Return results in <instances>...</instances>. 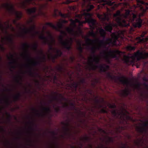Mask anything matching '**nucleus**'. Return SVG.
Masks as SVG:
<instances>
[{"label":"nucleus","instance_id":"obj_23","mask_svg":"<svg viewBox=\"0 0 148 148\" xmlns=\"http://www.w3.org/2000/svg\"><path fill=\"white\" fill-rule=\"evenodd\" d=\"M21 29V28H20ZM35 29V26L34 25L30 29H28L27 28H24L23 29H22L23 32L25 34H27L28 33L31 32L33 31H34Z\"/></svg>","mask_w":148,"mask_h":148},{"label":"nucleus","instance_id":"obj_64","mask_svg":"<svg viewBox=\"0 0 148 148\" xmlns=\"http://www.w3.org/2000/svg\"><path fill=\"white\" fill-rule=\"evenodd\" d=\"M110 107L112 108H116V106L115 105H110Z\"/></svg>","mask_w":148,"mask_h":148},{"label":"nucleus","instance_id":"obj_57","mask_svg":"<svg viewBox=\"0 0 148 148\" xmlns=\"http://www.w3.org/2000/svg\"><path fill=\"white\" fill-rule=\"evenodd\" d=\"M6 114L8 116V120L9 122L10 121V119L11 117V115L9 114L7 112H6Z\"/></svg>","mask_w":148,"mask_h":148},{"label":"nucleus","instance_id":"obj_30","mask_svg":"<svg viewBox=\"0 0 148 148\" xmlns=\"http://www.w3.org/2000/svg\"><path fill=\"white\" fill-rule=\"evenodd\" d=\"M130 93L129 90L128 89H125L122 91L121 93V96L123 97H127Z\"/></svg>","mask_w":148,"mask_h":148},{"label":"nucleus","instance_id":"obj_52","mask_svg":"<svg viewBox=\"0 0 148 148\" xmlns=\"http://www.w3.org/2000/svg\"><path fill=\"white\" fill-rule=\"evenodd\" d=\"M58 32H60L61 34L65 36H66L67 35V34L65 31L61 30L60 31H58Z\"/></svg>","mask_w":148,"mask_h":148},{"label":"nucleus","instance_id":"obj_58","mask_svg":"<svg viewBox=\"0 0 148 148\" xmlns=\"http://www.w3.org/2000/svg\"><path fill=\"white\" fill-rule=\"evenodd\" d=\"M143 125L144 127L148 128V120H147L146 122L143 123Z\"/></svg>","mask_w":148,"mask_h":148},{"label":"nucleus","instance_id":"obj_14","mask_svg":"<svg viewBox=\"0 0 148 148\" xmlns=\"http://www.w3.org/2000/svg\"><path fill=\"white\" fill-rule=\"evenodd\" d=\"M46 25L49 26L58 31H60L63 27V24L62 23H58L57 24V26H55L51 23H46Z\"/></svg>","mask_w":148,"mask_h":148},{"label":"nucleus","instance_id":"obj_59","mask_svg":"<svg viewBox=\"0 0 148 148\" xmlns=\"http://www.w3.org/2000/svg\"><path fill=\"white\" fill-rule=\"evenodd\" d=\"M85 23L86 22L84 21H81L80 20L79 22L78 23H79V26H82L83 25V23Z\"/></svg>","mask_w":148,"mask_h":148},{"label":"nucleus","instance_id":"obj_55","mask_svg":"<svg viewBox=\"0 0 148 148\" xmlns=\"http://www.w3.org/2000/svg\"><path fill=\"white\" fill-rule=\"evenodd\" d=\"M53 79L54 82H55L56 81L58 80V78L56 75H53Z\"/></svg>","mask_w":148,"mask_h":148},{"label":"nucleus","instance_id":"obj_6","mask_svg":"<svg viewBox=\"0 0 148 148\" xmlns=\"http://www.w3.org/2000/svg\"><path fill=\"white\" fill-rule=\"evenodd\" d=\"M82 15L84 17L86 22L88 23L90 25V27L92 31L89 32V35L94 38L96 37V34L94 32L93 30L96 27V21L92 18V14L90 13L84 12Z\"/></svg>","mask_w":148,"mask_h":148},{"label":"nucleus","instance_id":"obj_13","mask_svg":"<svg viewBox=\"0 0 148 148\" xmlns=\"http://www.w3.org/2000/svg\"><path fill=\"white\" fill-rule=\"evenodd\" d=\"M47 33L49 35V37L50 38V40L46 44L48 45L49 47V49L51 50L56 51L57 49L53 48V45L54 43H55V40L53 37L52 35L49 32H47Z\"/></svg>","mask_w":148,"mask_h":148},{"label":"nucleus","instance_id":"obj_46","mask_svg":"<svg viewBox=\"0 0 148 148\" xmlns=\"http://www.w3.org/2000/svg\"><path fill=\"white\" fill-rule=\"evenodd\" d=\"M38 47V44L37 43L34 44L33 46V49L36 50H37V49Z\"/></svg>","mask_w":148,"mask_h":148},{"label":"nucleus","instance_id":"obj_36","mask_svg":"<svg viewBox=\"0 0 148 148\" xmlns=\"http://www.w3.org/2000/svg\"><path fill=\"white\" fill-rule=\"evenodd\" d=\"M98 18L102 21H105L106 19V16L105 14H104V16L102 15L98 14L97 15Z\"/></svg>","mask_w":148,"mask_h":148},{"label":"nucleus","instance_id":"obj_29","mask_svg":"<svg viewBox=\"0 0 148 148\" xmlns=\"http://www.w3.org/2000/svg\"><path fill=\"white\" fill-rule=\"evenodd\" d=\"M142 20L140 18H138L136 20V22L134 24V26L135 27L140 28L142 25Z\"/></svg>","mask_w":148,"mask_h":148},{"label":"nucleus","instance_id":"obj_7","mask_svg":"<svg viewBox=\"0 0 148 148\" xmlns=\"http://www.w3.org/2000/svg\"><path fill=\"white\" fill-rule=\"evenodd\" d=\"M2 6L3 8L6 9L10 13L15 15L17 19L13 20L14 24L16 23L17 20H19L22 18L23 16L22 13L21 12L16 11L14 6L11 3H7L3 4Z\"/></svg>","mask_w":148,"mask_h":148},{"label":"nucleus","instance_id":"obj_21","mask_svg":"<svg viewBox=\"0 0 148 148\" xmlns=\"http://www.w3.org/2000/svg\"><path fill=\"white\" fill-rule=\"evenodd\" d=\"M33 0H25L21 3L22 7L23 9H25L26 8L27 4H35V2H33Z\"/></svg>","mask_w":148,"mask_h":148},{"label":"nucleus","instance_id":"obj_41","mask_svg":"<svg viewBox=\"0 0 148 148\" xmlns=\"http://www.w3.org/2000/svg\"><path fill=\"white\" fill-rule=\"evenodd\" d=\"M127 49L130 51L134 50L135 49V47L134 46H128L127 47Z\"/></svg>","mask_w":148,"mask_h":148},{"label":"nucleus","instance_id":"obj_5","mask_svg":"<svg viewBox=\"0 0 148 148\" xmlns=\"http://www.w3.org/2000/svg\"><path fill=\"white\" fill-rule=\"evenodd\" d=\"M113 26V24L110 23L107 24L104 28L106 31L112 33L111 35L112 38H107L105 41L106 45L112 43L114 45H116V41L120 36V34L118 32L112 33Z\"/></svg>","mask_w":148,"mask_h":148},{"label":"nucleus","instance_id":"obj_4","mask_svg":"<svg viewBox=\"0 0 148 148\" xmlns=\"http://www.w3.org/2000/svg\"><path fill=\"white\" fill-rule=\"evenodd\" d=\"M79 81V82H73L70 85V88L72 90V91L75 93L77 92V87L79 86V90L80 92V95L83 97L82 100L83 101L87 102L88 98L87 97L86 92L90 95H91L92 90L90 89H87L85 91V92L84 93H83L80 90V84H83L85 82V79L84 78H82Z\"/></svg>","mask_w":148,"mask_h":148},{"label":"nucleus","instance_id":"obj_47","mask_svg":"<svg viewBox=\"0 0 148 148\" xmlns=\"http://www.w3.org/2000/svg\"><path fill=\"white\" fill-rule=\"evenodd\" d=\"M114 141V140L112 137H108V140L107 142L109 143H113Z\"/></svg>","mask_w":148,"mask_h":148},{"label":"nucleus","instance_id":"obj_42","mask_svg":"<svg viewBox=\"0 0 148 148\" xmlns=\"http://www.w3.org/2000/svg\"><path fill=\"white\" fill-rule=\"evenodd\" d=\"M49 59H51L53 63H55L56 62V59L53 56V55H51L49 57Z\"/></svg>","mask_w":148,"mask_h":148},{"label":"nucleus","instance_id":"obj_3","mask_svg":"<svg viewBox=\"0 0 148 148\" xmlns=\"http://www.w3.org/2000/svg\"><path fill=\"white\" fill-rule=\"evenodd\" d=\"M93 61L95 62L96 64H99L100 61V58L99 56L94 55V57H91L89 59V64L90 70H95L97 68H99L101 72H106L107 70L109 68V66L105 64H101L99 65H95Z\"/></svg>","mask_w":148,"mask_h":148},{"label":"nucleus","instance_id":"obj_61","mask_svg":"<svg viewBox=\"0 0 148 148\" xmlns=\"http://www.w3.org/2000/svg\"><path fill=\"white\" fill-rule=\"evenodd\" d=\"M143 85L145 86V87L146 89L148 90V84L146 82H144L143 83Z\"/></svg>","mask_w":148,"mask_h":148},{"label":"nucleus","instance_id":"obj_50","mask_svg":"<svg viewBox=\"0 0 148 148\" xmlns=\"http://www.w3.org/2000/svg\"><path fill=\"white\" fill-rule=\"evenodd\" d=\"M99 131L100 132H101L103 133L104 134H107V133L105 131V130H103L101 128H99Z\"/></svg>","mask_w":148,"mask_h":148},{"label":"nucleus","instance_id":"obj_10","mask_svg":"<svg viewBox=\"0 0 148 148\" xmlns=\"http://www.w3.org/2000/svg\"><path fill=\"white\" fill-rule=\"evenodd\" d=\"M59 39L60 43L64 48L68 51H69L71 49V45L73 42V39L72 38H70L69 40H66V41H64L63 36L61 35L59 37Z\"/></svg>","mask_w":148,"mask_h":148},{"label":"nucleus","instance_id":"obj_35","mask_svg":"<svg viewBox=\"0 0 148 148\" xmlns=\"http://www.w3.org/2000/svg\"><path fill=\"white\" fill-rule=\"evenodd\" d=\"M22 77L20 75H18L17 76L15 77V80L16 82L18 83L22 84V83L20 82V80H22Z\"/></svg>","mask_w":148,"mask_h":148},{"label":"nucleus","instance_id":"obj_45","mask_svg":"<svg viewBox=\"0 0 148 148\" xmlns=\"http://www.w3.org/2000/svg\"><path fill=\"white\" fill-rule=\"evenodd\" d=\"M59 15L62 17V18H66V16H67V15L65 14H62L61 12L60 11L59 12Z\"/></svg>","mask_w":148,"mask_h":148},{"label":"nucleus","instance_id":"obj_11","mask_svg":"<svg viewBox=\"0 0 148 148\" xmlns=\"http://www.w3.org/2000/svg\"><path fill=\"white\" fill-rule=\"evenodd\" d=\"M43 110L45 111V113L43 112L42 113H39L38 112V110H36V109L33 108L32 110L33 111H35L36 112V115L39 116H40L43 117L46 115V113L49 114L51 112V108L49 107H43L42 108Z\"/></svg>","mask_w":148,"mask_h":148},{"label":"nucleus","instance_id":"obj_22","mask_svg":"<svg viewBox=\"0 0 148 148\" xmlns=\"http://www.w3.org/2000/svg\"><path fill=\"white\" fill-rule=\"evenodd\" d=\"M95 103L94 104V108H96L99 109L103 108V106L99 103V101L96 99L94 100Z\"/></svg>","mask_w":148,"mask_h":148},{"label":"nucleus","instance_id":"obj_18","mask_svg":"<svg viewBox=\"0 0 148 148\" xmlns=\"http://www.w3.org/2000/svg\"><path fill=\"white\" fill-rule=\"evenodd\" d=\"M53 95L52 96V99L50 100L49 102L50 103L53 102V101H58L59 100L58 95L60 97H61L62 99H64V98L63 97L62 94H58L56 92H53Z\"/></svg>","mask_w":148,"mask_h":148},{"label":"nucleus","instance_id":"obj_33","mask_svg":"<svg viewBox=\"0 0 148 148\" xmlns=\"http://www.w3.org/2000/svg\"><path fill=\"white\" fill-rule=\"evenodd\" d=\"M99 32L101 36L104 39L106 37V32L104 29L101 28L99 30Z\"/></svg>","mask_w":148,"mask_h":148},{"label":"nucleus","instance_id":"obj_24","mask_svg":"<svg viewBox=\"0 0 148 148\" xmlns=\"http://www.w3.org/2000/svg\"><path fill=\"white\" fill-rule=\"evenodd\" d=\"M39 38L40 39L43 40V42L45 44H46V43L50 40L49 39V38L50 39L49 37V35H48V37H47L45 36L43 34H42L39 36Z\"/></svg>","mask_w":148,"mask_h":148},{"label":"nucleus","instance_id":"obj_56","mask_svg":"<svg viewBox=\"0 0 148 148\" xmlns=\"http://www.w3.org/2000/svg\"><path fill=\"white\" fill-rule=\"evenodd\" d=\"M0 29L3 31L4 29V27L3 25L0 22Z\"/></svg>","mask_w":148,"mask_h":148},{"label":"nucleus","instance_id":"obj_31","mask_svg":"<svg viewBox=\"0 0 148 148\" xmlns=\"http://www.w3.org/2000/svg\"><path fill=\"white\" fill-rule=\"evenodd\" d=\"M56 54L54 56L53 55V56L55 58V59H57L59 57H60L62 55V52L59 49H56Z\"/></svg>","mask_w":148,"mask_h":148},{"label":"nucleus","instance_id":"obj_28","mask_svg":"<svg viewBox=\"0 0 148 148\" xmlns=\"http://www.w3.org/2000/svg\"><path fill=\"white\" fill-rule=\"evenodd\" d=\"M102 7H105L106 5H107L110 6H112L113 5V3L110 0H102Z\"/></svg>","mask_w":148,"mask_h":148},{"label":"nucleus","instance_id":"obj_63","mask_svg":"<svg viewBox=\"0 0 148 148\" xmlns=\"http://www.w3.org/2000/svg\"><path fill=\"white\" fill-rule=\"evenodd\" d=\"M5 98L6 99L5 100V102L6 103L8 104V105L9 104V100L8 98L7 97H5Z\"/></svg>","mask_w":148,"mask_h":148},{"label":"nucleus","instance_id":"obj_62","mask_svg":"<svg viewBox=\"0 0 148 148\" xmlns=\"http://www.w3.org/2000/svg\"><path fill=\"white\" fill-rule=\"evenodd\" d=\"M49 133L51 134L52 135H53L54 136L56 135V133L55 131H49Z\"/></svg>","mask_w":148,"mask_h":148},{"label":"nucleus","instance_id":"obj_25","mask_svg":"<svg viewBox=\"0 0 148 148\" xmlns=\"http://www.w3.org/2000/svg\"><path fill=\"white\" fill-rule=\"evenodd\" d=\"M5 33L8 35V36L6 37L5 39L9 43L12 44L13 43V40L12 38V35L9 34L6 30L5 31Z\"/></svg>","mask_w":148,"mask_h":148},{"label":"nucleus","instance_id":"obj_9","mask_svg":"<svg viewBox=\"0 0 148 148\" xmlns=\"http://www.w3.org/2000/svg\"><path fill=\"white\" fill-rule=\"evenodd\" d=\"M111 113L113 117L116 119L125 120V119L127 120L131 119L129 116L127 115L122 111L120 112L113 109L111 111Z\"/></svg>","mask_w":148,"mask_h":148},{"label":"nucleus","instance_id":"obj_32","mask_svg":"<svg viewBox=\"0 0 148 148\" xmlns=\"http://www.w3.org/2000/svg\"><path fill=\"white\" fill-rule=\"evenodd\" d=\"M36 10L37 8L36 7H33L27 9V11L28 14L31 15L32 13H35L36 12Z\"/></svg>","mask_w":148,"mask_h":148},{"label":"nucleus","instance_id":"obj_60","mask_svg":"<svg viewBox=\"0 0 148 148\" xmlns=\"http://www.w3.org/2000/svg\"><path fill=\"white\" fill-rule=\"evenodd\" d=\"M97 47H92L90 49L91 51H94L95 50H97V49H97Z\"/></svg>","mask_w":148,"mask_h":148},{"label":"nucleus","instance_id":"obj_54","mask_svg":"<svg viewBox=\"0 0 148 148\" xmlns=\"http://www.w3.org/2000/svg\"><path fill=\"white\" fill-rule=\"evenodd\" d=\"M71 24L74 27H75L76 26V23L75 22V21H74V20H73L72 19H71Z\"/></svg>","mask_w":148,"mask_h":148},{"label":"nucleus","instance_id":"obj_12","mask_svg":"<svg viewBox=\"0 0 148 148\" xmlns=\"http://www.w3.org/2000/svg\"><path fill=\"white\" fill-rule=\"evenodd\" d=\"M87 40L88 41H91L92 42H98L99 43V45L98 46H97V49L99 50L100 48L102 47L104 48H106V44L105 41L104 40H100L99 39L97 38L95 40H92L89 38H88L87 39Z\"/></svg>","mask_w":148,"mask_h":148},{"label":"nucleus","instance_id":"obj_1","mask_svg":"<svg viewBox=\"0 0 148 148\" xmlns=\"http://www.w3.org/2000/svg\"><path fill=\"white\" fill-rule=\"evenodd\" d=\"M124 52L116 49L111 50L107 52V54L110 57L112 58L119 59L123 55V60L128 65H133L136 59L138 61L141 59H146L148 58V52H146L138 50L134 54L130 56L125 55Z\"/></svg>","mask_w":148,"mask_h":148},{"label":"nucleus","instance_id":"obj_53","mask_svg":"<svg viewBox=\"0 0 148 148\" xmlns=\"http://www.w3.org/2000/svg\"><path fill=\"white\" fill-rule=\"evenodd\" d=\"M103 53L106 55L105 58L106 59V60H107V61L108 62H110V60L108 58V56L106 55V51H104L103 52Z\"/></svg>","mask_w":148,"mask_h":148},{"label":"nucleus","instance_id":"obj_16","mask_svg":"<svg viewBox=\"0 0 148 148\" xmlns=\"http://www.w3.org/2000/svg\"><path fill=\"white\" fill-rule=\"evenodd\" d=\"M14 56L13 55L10 54V57H8V59L11 60L12 61L9 62L10 64L11 65V68L12 69H14L16 68L15 65L17 63V61L16 60L14 59Z\"/></svg>","mask_w":148,"mask_h":148},{"label":"nucleus","instance_id":"obj_15","mask_svg":"<svg viewBox=\"0 0 148 148\" xmlns=\"http://www.w3.org/2000/svg\"><path fill=\"white\" fill-rule=\"evenodd\" d=\"M124 17L125 18H129V21H127L129 23V22H133L135 21V19L137 18V15L135 14H133L132 16L131 17L130 16V11L128 10L126 12Z\"/></svg>","mask_w":148,"mask_h":148},{"label":"nucleus","instance_id":"obj_37","mask_svg":"<svg viewBox=\"0 0 148 148\" xmlns=\"http://www.w3.org/2000/svg\"><path fill=\"white\" fill-rule=\"evenodd\" d=\"M21 97V94L18 93L17 94L14 96V98L15 101H17L19 100Z\"/></svg>","mask_w":148,"mask_h":148},{"label":"nucleus","instance_id":"obj_40","mask_svg":"<svg viewBox=\"0 0 148 148\" xmlns=\"http://www.w3.org/2000/svg\"><path fill=\"white\" fill-rule=\"evenodd\" d=\"M100 112L103 113H108V112L106 110V107L105 108H102L100 110Z\"/></svg>","mask_w":148,"mask_h":148},{"label":"nucleus","instance_id":"obj_44","mask_svg":"<svg viewBox=\"0 0 148 148\" xmlns=\"http://www.w3.org/2000/svg\"><path fill=\"white\" fill-rule=\"evenodd\" d=\"M82 139V140H83L84 141L86 142L89 141L90 139V138L89 137L87 136H86L84 138H83Z\"/></svg>","mask_w":148,"mask_h":148},{"label":"nucleus","instance_id":"obj_43","mask_svg":"<svg viewBox=\"0 0 148 148\" xmlns=\"http://www.w3.org/2000/svg\"><path fill=\"white\" fill-rule=\"evenodd\" d=\"M57 69L58 71L60 72H62L63 69V67L61 66H59L57 67Z\"/></svg>","mask_w":148,"mask_h":148},{"label":"nucleus","instance_id":"obj_48","mask_svg":"<svg viewBox=\"0 0 148 148\" xmlns=\"http://www.w3.org/2000/svg\"><path fill=\"white\" fill-rule=\"evenodd\" d=\"M73 1L72 0H66V1L64 2V3L65 4H68L73 2Z\"/></svg>","mask_w":148,"mask_h":148},{"label":"nucleus","instance_id":"obj_8","mask_svg":"<svg viewBox=\"0 0 148 148\" xmlns=\"http://www.w3.org/2000/svg\"><path fill=\"white\" fill-rule=\"evenodd\" d=\"M115 18V21L121 27H126L130 26L129 23L121 17L120 12L118 10L114 14Z\"/></svg>","mask_w":148,"mask_h":148},{"label":"nucleus","instance_id":"obj_2","mask_svg":"<svg viewBox=\"0 0 148 148\" xmlns=\"http://www.w3.org/2000/svg\"><path fill=\"white\" fill-rule=\"evenodd\" d=\"M30 47V45L27 43H24L23 45V47L25 50V56L27 58V61L29 62H32V65L34 66L40 64L41 62H46V57L42 50L39 51L40 54L42 56V57H38V58L39 60L33 61L29 53L28 49Z\"/></svg>","mask_w":148,"mask_h":148},{"label":"nucleus","instance_id":"obj_17","mask_svg":"<svg viewBox=\"0 0 148 148\" xmlns=\"http://www.w3.org/2000/svg\"><path fill=\"white\" fill-rule=\"evenodd\" d=\"M117 79L123 84L128 85L129 84L130 82L128 79L124 76L118 77Z\"/></svg>","mask_w":148,"mask_h":148},{"label":"nucleus","instance_id":"obj_39","mask_svg":"<svg viewBox=\"0 0 148 148\" xmlns=\"http://www.w3.org/2000/svg\"><path fill=\"white\" fill-rule=\"evenodd\" d=\"M94 6L92 5H89L88 6L87 12L90 11L91 10L94 8Z\"/></svg>","mask_w":148,"mask_h":148},{"label":"nucleus","instance_id":"obj_20","mask_svg":"<svg viewBox=\"0 0 148 148\" xmlns=\"http://www.w3.org/2000/svg\"><path fill=\"white\" fill-rule=\"evenodd\" d=\"M66 30L69 34L73 36H79L78 32H75L73 29L72 28L67 27L66 28Z\"/></svg>","mask_w":148,"mask_h":148},{"label":"nucleus","instance_id":"obj_34","mask_svg":"<svg viewBox=\"0 0 148 148\" xmlns=\"http://www.w3.org/2000/svg\"><path fill=\"white\" fill-rule=\"evenodd\" d=\"M79 46L77 48V49L79 52V54L81 56H82V53L83 51V48L81 46V44L80 42H79L78 43Z\"/></svg>","mask_w":148,"mask_h":148},{"label":"nucleus","instance_id":"obj_26","mask_svg":"<svg viewBox=\"0 0 148 148\" xmlns=\"http://www.w3.org/2000/svg\"><path fill=\"white\" fill-rule=\"evenodd\" d=\"M27 66L29 69V70L28 72L29 73V75L30 76L33 77H35L36 76L35 75V74L39 76V75L38 73H35L33 72L32 68L30 66L29 64H27Z\"/></svg>","mask_w":148,"mask_h":148},{"label":"nucleus","instance_id":"obj_27","mask_svg":"<svg viewBox=\"0 0 148 148\" xmlns=\"http://www.w3.org/2000/svg\"><path fill=\"white\" fill-rule=\"evenodd\" d=\"M136 130L138 132L141 134L146 133L147 131V129L143 127H137Z\"/></svg>","mask_w":148,"mask_h":148},{"label":"nucleus","instance_id":"obj_19","mask_svg":"<svg viewBox=\"0 0 148 148\" xmlns=\"http://www.w3.org/2000/svg\"><path fill=\"white\" fill-rule=\"evenodd\" d=\"M66 121L67 122L66 123L63 122L61 123L62 124L65 126L64 127V134L65 135L69 134V132L70 131V129L68 128V127L70 125L69 121L67 120Z\"/></svg>","mask_w":148,"mask_h":148},{"label":"nucleus","instance_id":"obj_49","mask_svg":"<svg viewBox=\"0 0 148 148\" xmlns=\"http://www.w3.org/2000/svg\"><path fill=\"white\" fill-rule=\"evenodd\" d=\"M70 62L71 63H72L75 60V58L74 56H71L69 58Z\"/></svg>","mask_w":148,"mask_h":148},{"label":"nucleus","instance_id":"obj_38","mask_svg":"<svg viewBox=\"0 0 148 148\" xmlns=\"http://www.w3.org/2000/svg\"><path fill=\"white\" fill-rule=\"evenodd\" d=\"M53 107L54 108L55 111L56 113H58L60 111V108L59 106H58L57 107H55V105H54Z\"/></svg>","mask_w":148,"mask_h":148},{"label":"nucleus","instance_id":"obj_51","mask_svg":"<svg viewBox=\"0 0 148 148\" xmlns=\"http://www.w3.org/2000/svg\"><path fill=\"white\" fill-rule=\"evenodd\" d=\"M107 76L109 78L112 79H113V77L112 75L110 74V73L108 72L107 74Z\"/></svg>","mask_w":148,"mask_h":148}]
</instances>
